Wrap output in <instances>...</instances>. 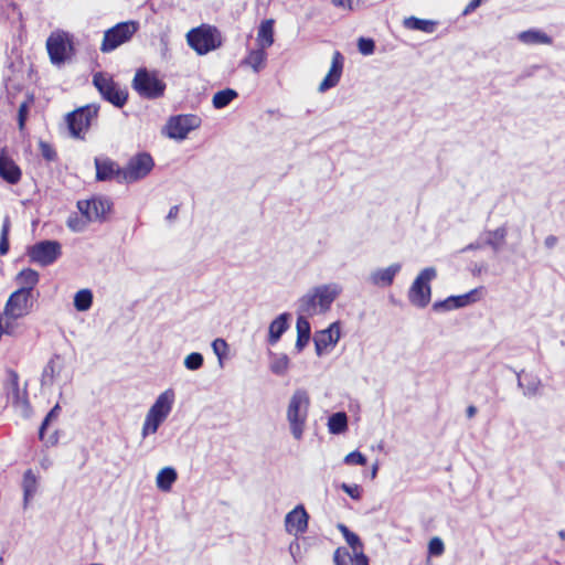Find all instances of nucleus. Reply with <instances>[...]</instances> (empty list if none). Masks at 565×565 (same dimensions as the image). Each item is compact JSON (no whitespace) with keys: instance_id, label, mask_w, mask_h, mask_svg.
Instances as JSON below:
<instances>
[{"instance_id":"nucleus-1","label":"nucleus","mask_w":565,"mask_h":565,"mask_svg":"<svg viewBox=\"0 0 565 565\" xmlns=\"http://www.w3.org/2000/svg\"><path fill=\"white\" fill-rule=\"evenodd\" d=\"M341 292L342 287L337 282L316 286L298 299L297 312L309 317L323 315L331 309Z\"/></svg>"},{"instance_id":"nucleus-2","label":"nucleus","mask_w":565,"mask_h":565,"mask_svg":"<svg viewBox=\"0 0 565 565\" xmlns=\"http://www.w3.org/2000/svg\"><path fill=\"white\" fill-rule=\"evenodd\" d=\"M309 407L310 397L308 392L303 388L296 390L290 396L286 412L290 433L296 440H301L303 437Z\"/></svg>"},{"instance_id":"nucleus-3","label":"nucleus","mask_w":565,"mask_h":565,"mask_svg":"<svg viewBox=\"0 0 565 565\" xmlns=\"http://www.w3.org/2000/svg\"><path fill=\"white\" fill-rule=\"evenodd\" d=\"M189 46L199 55H205L222 45L220 31L212 25L202 24L190 30L186 34Z\"/></svg>"},{"instance_id":"nucleus-4","label":"nucleus","mask_w":565,"mask_h":565,"mask_svg":"<svg viewBox=\"0 0 565 565\" xmlns=\"http://www.w3.org/2000/svg\"><path fill=\"white\" fill-rule=\"evenodd\" d=\"M93 85L96 87L104 100L117 108H121L128 99V92L121 88L114 81L113 76L105 72H97L93 75Z\"/></svg>"},{"instance_id":"nucleus-5","label":"nucleus","mask_w":565,"mask_h":565,"mask_svg":"<svg viewBox=\"0 0 565 565\" xmlns=\"http://www.w3.org/2000/svg\"><path fill=\"white\" fill-rule=\"evenodd\" d=\"M131 86L140 97L146 99L162 97L166 90V83L147 68L136 71Z\"/></svg>"},{"instance_id":"nucleus-6","label":"nucleus","mask_w":565,"mask_h":565,"mask_svg":"<svg viewBox=\"0 0 565 565\" xmlns=\"http://www.w3.org/2000/svg\"><path fill=\"white\" fill-rule=\"evenodd\" d=\"M436 276L437 271L434 267H426L417 275L408 291V299L414 306L425 308L429 303L431 297L429 282Z\"/></svg>"},{"instance_id":"nucleus-7","label":"nucleus","mask_w":565,"mask_h":565,"mask_svg":"<svg viewBox=\"0 0 565 565\" xmlns=\"http://www.w3.org/2000/svg\"><path fill=\"white\" fill-rule=\"evenodd\" d=\"M138 23L135 21L119 22L104 33V39L100 45L103 53H109L116 50L121 44L128 42L131 36L137 32Z\"/></svg>"},{"instance_id":"nucleus-8","label":"nucleus","mask_w":565,"mask_h":565,"mask_svg":"<svg viewBox=\"0 0 565 565\" xmlns=\"http://www.w3.org/2000/svg\"><path fill=\"white\" fill-rule=\"evenodd\" d=\"M154 167L152 157L148 152H139L132 156L127 166L122 168L121 180L124 183H132L146 178Z\"/></svg>"},{"instance_id":"nucleus-9","label":"nucleus","mask_w":565,"mask_h":565,"mask_svg":"<svg viewBox=\"0 0 565 565\" xmlns=\"http://www.w3.org/2000/svg\"><path fill=\"white\" fill-rule=\"evenodd\" d=\"M99 105L88 104L79 107L66 116V122L70 132L75 138H81L82 132L86 131L93 119L97 117Z\"/></svg>"},{"instance_id":"nucleus-10","label":"nucleus","mask_w":565,"mask_h":565,"mask_svg":"<svg viewBox=\"0 0 565 565\" xmlns=\"http://www.w3.org/2000/svg\"><path fill=\"white\" fill-rule=\"evenodd\" d=\"M7 375L8 377L3 384V390L8 402L23 416H29L31 406L28 399V392L26 390L20 391L19 374L14 370H8Z\"/></svg>"},{"instance_id":"nucleus-11","label":"nucleus","mask_w":565,"mask_h":565,"mask_svg":"<svg viewBox=\"0 0 565 565\" xmlns=\"http://www.w3.org/2000/svg\"><path fill=\"white\" fill-rule=\"evenodd\" d=\"M30 298L31 294L24 289L13 291L6 302L3 312L0 313L3 316V323L8 321L11 328L12 321L26 316L30 311Z\"/></svg>"},{"instance_id":"nucleus-12","label":"nucleus","mask_w":565,"mask_h":565,"mask_svg":"<svg viewBox=\"0 0 565 565\" xmlns=\"http://www.w3.org/2000/svg\"><path fill=\"white\" fill-rule=\"evenodd\" d=\"M62 255V246L57 241H41L32 245L28 250L30 260L43 267L55 263Z\"/></svg>"},{"instance_id":"nucleus-13","label":"nucleus","mask_w":565,"mask_h":565,"mask_svg":"<svg viewBox=\"0 0 565 565\" xmlns=\"http://www.w3.org/2000/svg\"><path fill=\"white\" fill-rule=\"evenodd\" d=\"M200 125L201 118L196 115H177L170 117L167 125L164 126V130L169 138L183 140L192 130L199 128Z\"/></svg>"},{"instance_id":"nucleus-14","label":"nucleus","mask_w":565,"mask_h":565,"mask_svg":"<svg viewBox=\"0 0 565 565\" xmlns=\"http://www.w3.org/2000/svg\"><path fill=\"white\" fill-rule=\"evenodd\" d=\"M113 202L108 198L93 196L77 202V207L87 222H103L110 212Z\"/></svg>"},{"instance_id":"nucleus-15","label":"nucleus","mask_w":565,"mask_h":565,"mask_svg":"<svg viewBox=\"0 0 565 565\" xmlns=\"http://www.w3.org/2000/svg\"><path fill=\"white\" fill-rule=\"evenodd\" d=\"M483 287L475 288L463 295L458 296H449L444 300L436 301L433 305V310L435 311H450L459 308L467 307L471 303H475L479 300V294Z\"/></svg>"},{"instance_id":"nucleus-16","label":"nucleus","mask_w":565,"mask_h":565,"mask_svg":"<svg viewBox=\"0 0 565 565\" xmlns=\"http://www.w3.org/2000/svg\"><path fill=\"white\" fill-rule=\"evenodd\" d=\"M309 514L302 504L296 505L285 516V530L288 534L298 537L308 529Z\"/></svg>"},{"instance_id":"nucleus-17","label":"nucleus","mask_w":565,"mask_h":565,"mask_svg":"<svg viewBox=\"0 0 565 565\" xmlns=\"http://www.w3.org/2000/svg\"><path fill=\"white\" fill-rule=\"evenodd\" d=\"M341 337L340 322H332L327 329L316 332L313 342L316 354L321 356L328 347H334Z\"/></svg>"},{"instance_id":"nucleus-18","label":"nucleus","mask_w":565,"mask_h":565,"mask_svg":"<svg viewBox=\"0 0 565 565\" xmlns=\"http://www.w3.org/2000/svg\"><path fill=\"white\" fill-rule=\"evenodd\" d=\"M401 269L402 264L399 263H393L385 268H376L370 273L367 281L375 287H390L394 282V278Z\"/></svg>"},{"instance_id":"nucleus-19","label":"nucleus","mask_w":565,"mask_h":565,"mask_svg":"<svg viewBox=\"0 0 565 565\" xmlns=\"http://www.w3.org/2000/svg\"><path fill=\"white\" fill-rule=\"evenodd\" d=\"M343 63V55L339 51H334L332 55L330 70L318 87V90L320 93H324L330 88L337 86L342 75Z\"/></svg>"},{"instance_id":"nucleus-20","label":"nucleus","mask_w":565,"mask_h":565,"mask_svg":"<svg viewBox=\"0 0 565 565\" xmlns=\"http://www.w3.org/2000/svg\"><path fill=\"white\" fill-rule=\"evenodd\" d=\"M94 163L97 181H108L116 178L119 183H124L121 180L122 168H120L114 160L109 158H95Z\"/></svg>"},{"instance_id":"nucleus-21","label":"nucleus","mask_w":565,"mask_h":565,"mask_svg":"<svg viewBox=\"0 0 565 565\" xmlns=\"http://www.w3.org/2000/svg\"><path fill=\"white\" fill-rule=\"evenodd\" d=\"M173 402L174 392L171 388H168L157 397L148 412L151 413L152 416L158 415L166 419L172 409Z\"/></svg>"},{"instance_id":"nucleus-22","label":"nucleus","mask_w":565,"mask_h":565,"mask_svg":"<svg viewBox=\"0 0 565 565\" xmlns=\"http://www.w3.org/2000/svg\"><path fill=\"white\" fill-rule=\"evenodd\" d=\"M0 177L10 184H15L21 179L20 168L6 154L4 150L0 151Z\"/></svg>"},{"instance_id":"nucleus-23","label":"nucleus","mask_w":565,"mask_h":565,"mask_svg":"<svg viewBox=\"0 0 565 565\" xmlns=\"http://www.w3.org/2000/svg\"><path fill=\"white\" fill-rule=\"evenodd\" d=\"M290 318L291 315L289 312H282L270 322L267 338V342L270 345H275L288 330Z\"/></svg>"},{"instance_id":"nucleus-24","label":"nucleus","mask_w":565,"mask_h":565,"mask_svg":"<svg viewBox=\"0 0 565 565\" xmlns=\"http://www.w3.org/2000/svg\"><path fill=\"white\" fill-rule=\"evenodd\" d=\"M516 39L525 45H551L552 36L539 29H529L520 32Z\"/></svg>"},{"instance_id":"nucleus-25","label":"nucleus","mask_w":565,"mask_h":565,"mask_svg":"<svg viewBox=\"0 0 565 565\" xmlns=\"http://www.w3.org/2000/svg\"><path fill=\"white\" fill-rule=\"evenodd\" d=\"M308 316L298 313L296 330H297V340L295 348L298 352H301L303 348L308 344L311 334V327L307 319Z\"/></svg>"},{"instance_id":"nucleus-26","label":"nucleus","mask_w":565,"mask_h":565,"mask_svg":"<svg viewBox=\"0 0 565 565\" xmlns=\"http://www.w3.org/2000/svg\"><path fill=\"white\" fill-rule=\"evenodd\" d=\"M46 49L53 64H61L65 61L66 44L61 36L51 35L46 41Z\"/></svg>"},{"instance_id":"nucleus-27","label":"nucleus","mask_w":565,"mask_h":565,"mask_svg":"<svg viewBox=\"0 0 565 565\" xmlns=\"http://www.w3.org/2000/svg\"><path fill=\"white\" fill-rule=\"evenodd\" d=\"M523 373H524L523 370L521 372H515L516 377H518V386L523 390V395L525 397L536 396L540 393V388L542 386L541 380L537 376L525 374L524 375L525 383H523V379H522Z\"/></svg>"},{"instance_id":"nucleus-28","label":"nucleus","mask_w":565,"mask_h":565,"mask_svg":"<svg viewBox=\"0 0 565 565\" xmlns=\"http://www.w3.org/2000/svg\"><path fill=\"white\" fill-rule=\"evenodd\" d=\"M508 231L505 226H500L494 231L484 232L480 238L484 237L483 244L490 246L494 253L501 249V246L505 242Z\"/></svg>"},{"instance_id":"nucleus-29","label":"nucleus","mask_w":565,"mask_h":565,"mask_svg":"<svg viewBox=\"0 0 565 565\" xmlns=\"http://www.w3.org/2000/svg\"><path fill=\"white\" fill-rule=\"evenodd\" d=\"M178 479L177 470L173 467L162 468L156 477V486L162 492H169Z\"/></svg>"},{"instance_id":"nucleus-30","label":"nucleus","mask_w":565,"mask_h":565,"mask_svg":"<svg viewBox=\"0 0 565 565\" xmlns=\"http://www.w3.org/2000/svg\"><path fill=\"white\" fill-rule=\"evenodd\" d=\"M22 489L23 507L24 509H26L30 501L38 491V478L31 469L26 470L23 475Z\"/></svg>"},{"instance_id":"nucleus-31","label":"nucleus","mask_w":565,"mask_h":565,"mask_svg":"<svg viewBox=\"0 0 565 565\" xmlns=\"http://www.w3.org/2000/svg\"><path fill=\"white\" fill-rule=\"evenodd\" d=\"M436 22L433 20L419 19L417 17H408L403 21V25L408 30L433 33L436 30Z\"/></svg>"},{"instance_id":"nucleus-32","label":"nucleus","mask_w":565,"mask_h":565,"mask_svg":"<svg viewBox=\"0 0 565 565\" xmlns=\"http://www.w3.org/2000/svg\"><path fill=\"white\" fill-rule=\"evenodd\" d=\"M39 273L32 268H24L17 275V281L21 285L20 289H24L30 294L39 282Z\"/></svg>"},{"instance_id":"nucleus-33","label":"nucleus","mask_w":565,"mask_h":565,"mask_svg":"<svg viewBox=\"0 0 565 565\" xmlns=\"http://www.w3.org/2000/svg\"><path fill=\"white\" fill-rule=\"evenodd\" d=\"M266 60L267 53L265 52V49L259 47L252 50L243 60L242 64L248 65L255 73H259V71L264 67Z\"/></svg>"},{"instance_id":"nucleus-34","label":"nucleus","mask_w":565,"mask_h":565,"mask_svg":"<svg viewBox=\"0 0 565 565\" xmlns=\"http://www.w3.org/2000/svg\"><path fill=\"white\" fill-rule=\"evenodd\" d=\"M274 21L266 20L262 22L257 33V42L259 47L267 49L274 43Z\"/></svg>"},{"instance_id":"nucleus-35","label":"nucleus","mask_w":565,"mask_h":565,"mask_svg":"<svg viewBox=\"0 0 565 565\" xmlns=\"http://www.w3.org/2000/svg\"><path fill=\"white\" fill-rule=\"evenodd\" d=\"M288 369H289V358L287 354L270 353L269 370L274 374H276L278 376H282L287 373Z\"/></svg>"},{"instance_id":"nucleus-36","label":"nucleus","mask_w":565,"mask_h":565,"mask_svg":"<svg viewBox=\"0 0 565 565\" xmlns=\"http://www.w3.org/2000/svg\"><path fill=\"white\" fill-rule=\"evenodd\" d=\"M58 359H60L58 355H54L46 363V365L42 372V376H41L42 385H52L55 376L60 374L62 366L56 363V360H58Z\"/></svg>"},{"instance_id":"nucleus-37","label":"nucleus","mask_w":565,"mask_h":565,"mask_svg":"<svg viewBox=\"0 0 565 565\" xmlns=\"http://www.w3.org/2000/svg\"><path fill=\"white\" fill-rule=\"evenodd\" d=\"M348 428V417L343 412L332 414L328 419V429L331 434H342Z\"/></svg>"},{"instance_id":"nucleus-38","label":"nucleus","mask_w":565,"mask_h":565,"mask_svg":"<svg viewBox=\"0 0 565 565\" xmlns=\"http://www.w3.org/2000/svg\"><path fill=\"white\" fill-rule=\"evenodd\" d=\"M237 92L232 88L218 90L213 96V106L216 109L225 108L227 105H230L231 102H233L237 97Z\"/></svg>"},{"instance_id":"nucleus-39","label":"nucleus","mask_w":565,"mask_h":565,"mask_svg":"<svg viewBox=\"0 0 565 565\" xmlns=\"http://www.w3.org/2000/svg\"><path fill=\"white\" fill-rule=\"evenodd\" d=\"M93 305L90 289H81L74 296V307L77 311H87Z\"/></svg>"},{"instance_id":"nucleus-40","label":"nucleus","mask_w":565,"mask_h":565,"mask_svg":"<svg viewBox=\"0 0 565 565\" xmlns=\"http://www.w3.org/2000/svg\"><path fill=\"white\" fill-rule=\"evenodd\" d=\"M337 529L342 533L345 542L353 550V553L363 550V544L360 537L354 532L350 531L347 525L339 523Z\"/></svg>"},{"instance_id":"nucleus-41","label":"nucleus","mask_w":565,"mask_h":565,"mask_svg":"<svg viewBox=\"0 0 565 565\" xmlns=\"http://www.w3.org/2000/svg\"><path fill=\"white\" fill-rule=\"evenodd\" d=\"M163 422V418L159 417L158 415L152 416L151 413L148 412L141 429L142 438H146L150 434L157 433L158 428Z\"/></svg>"},{"instance_id":"nucleus-42","label":"nucleus","mask_w":565,"mask_h":565,"mask_svg":"<svg viewBox=\"0 0 565 565\" xmlns=\"http://www.w3.org/2000/svg\"><path fill=\"white\" fill-rule=\"evenodd\" d=\"M9 232H10V218L6 216L0 232V255H6L9 252Z\"/></svg>"},{"instance_id":"nucleus-43","label":"nucleus","mask_w":565,"mask_h":565,"mask_svg":"<svg viewBox=\"0 0 565 565\" xmlns=\"http://www.w3.org/2000/svg\"><path fill=\"white\" fill-rule=\"evenodd\" d=\"M204 358L200 352L188 354L183 361L185 369L189 371H198L203 366Z\"/></svg>"},{"instance_id":"nucleus-44","label":"nucleus","mask_w":565,"mask_h":565,"mask_svg":"<svg viewBox=\"0 0 565 565\" xmlns=\"http://www.w3.org/2000/svg\"><path fill=\"white\" fill-rule=\"evenodd\" d=\"M211 347L214 354L217 356L220 365H223V360L227 356L228 353L227 342L222 338H217L212 342Z\"/></svg>"},{"instance_id":"nucleus-45","label":"nucleus","mask_w":565,"mask_h":565,"mask_svg":"<svg viewBox=\"0 0 565 565\" xmlns=\"http://www.w3.org/2000/svg\"><path fill=\"white\" fill-rule=\"evenodd\" d=\"M60 413H61V406H60V404H55L53 406V408L46 414V416L44 417V419L40 426V429H39V438L41 440H44L45 429L51 424V422L55 420L60 416Z\"/></svg>"},{"instance_id":"nucleus-46","label":"nucleus","mask_w":565,"mask_h":565,"mask_svg":"<svg viewBox=\"0 0 565 565\" xmlns=\"http://www.w3.org/2000/svg\"><path fill=\"white\" fill-rule=\"evenodd\" d=\"M334 565H353V557L344 547H338L333 553Z\"/></svg>"},{"instance_id":"nucleus-47","label":"nucleus","mask_w":565,"mask_h":565,"mask_svg":"<svg viewBox=\"0 0 565 565\" xmlns=\"http://www.w3.org/2000/svg\"><path fill=\"white\" fill-rule=\"evenodd\" d=\"M358 49H359V52L362 55H366V56L371 55L375 51V42L371 38H363V36H361L358 40Z\"/></svg>"},{"instance_id":"nucleus-48","label":"nucleus","mask_w":565,"mask_h":565,"mask_svg":"<svg viewBox=\"0 0 565 565\" xmlns=\"http://www.w3.org/2000/svg\"><path fill=\"white\" fill-rule=\"evenodd\" d=\"M343 461L345 465L365 466L367 462V459L362 452L354 450V451H351L350 454H348L344 457Z\"/></svg>"},{"instance_id":"nucleus-49","label":"nucleus","mask_w":565,"mask_h":565,"mask_svg":"<svg viewBox=\"0 0 565 565\" xmlns=\"http://www.w3.org/2000/svg\"><path fill=\"white\" fill-rule=\"evenodd\" d=\"M41 156L49 162L55 161L57 158L55 149L45 141L39 142Z\"/></svg>"},{"instance_id":"nucleus-50","label":"nucleus","mask_w":565,"mask_h":565,"mask_svg":"<svg viewBox=\"0 0 565 565\" xmlns=\"http://www.w3.org/2000/svg\"><path fill=\"white\" fill-rule=\"evenodd\" d=\"M87 220L84 221L82 220L81 217H78L77 215H71L68 218H67V226L71 231L73 232H82L85 230L86 225H87Z\"/></svg>"},{"instance_id":"nucleus-51","label":"nucleus","mask_w":565,"mask_h":565,"mask_svg":"<svg viewBox=\"0 0 565 565\" xmlns=\"http://www.w3.org/2000/svg\"><path fill=\"white\" fill-rule=\"evenodd\" d=\"M445 545L441 539L433 537L428 543V552L431 555L438 556L444 553Z\"/></svg>"},{"instance_id":"nucleus-52","label":"nucleus","mask_w":565,"mask_h":565,"mask_svg":"<svg viewBox=\"0 0 565 565\" xmlns=\"http://www.w3.org/2000/svg\"><path fill=\"white\" fill-rule=\"evenodd\" d=\"M289 553L295 563H299L302 559V551L298 537L289 544Z\"/></svg>"},{"instance_id":"nucleus-53","label":"nucleus","mask_w":565,"mask_h":565,"mask_svg":"<svg viewBox=\"0 0 565 565\" xmlns=\"http://www.w3.org/2000/svg\"><path fill=\"white\" fill-rule=\"evenodd\" d=\"M341 490L350 495L353 500H359L361 498V489L358 484H348L342 483L340 486Z\"/></svg>"},{"instance_id":"nucleus-54","label":"nucleus","mask_w":565,"mask_h":565,"mask_svg":"<svg viewBox=\"0 0 565 565\" xmlns=\"http://www.w3.org/2000/svg\"><path fill=\"white\" fill-rule=\"evenodd\" d=\"M28 113H29V104H28V102H24L19 106V110H18V126H19L20 130L24 129L25 121L28 118Z\"/></svg>"},{"instance_id":"nucleus-55","label":"nucleus","mask_w":565,"mask_h":565,"mask_svg":"<svg viewBox=\"0 0 565 565\" xmlns=\"http://www.w3.org/2000/svg\"><path fill=\"white\" fill-rule=\"evenodd\" d=\"M355 565H369V557L363 553V550L354 552Z\"/></svg>"},{"instance_id":"nucleus-56","label":"nucleus","mask_w":565,"mask_h":565,"mask_svg":"<svg viewBox=\"0 0 565 565\" xmlns=\"http://www.w3.org/2000/svg\"><path fill=\"white\" fill-rule=\"evenodd\" d=\"M480 4H481V3H480L478 0H471V1L466 6V8L463 9L462 14H463V15H467V14H469V13L473 12L477 8H479V7H480Z\"/></svg>"},{"instance_id":"nucleus-57","label":"nucleus","mask_w":565,"mask_h":565,"mask_svg":"<svg viewBox=\"0 0 565 565\" xmlns=\"http://www.w3.org/2000/svg\"><path fill=\"white\" fill-rule=\"evenodd\" d=\"M558 243V238L555 235H548L544 239V245L546 248L552 249Z\"/></svg>"},{"instance_id":"nucleus-58","label":"nucleus","mask_w":565,"mask_h":565,"mask_svg":"<svg viewBox=\"0 0 565 565\" xmlns=\"http://www.w3.org/2000/svg\"><path fill=\"white\" fill-rule=\"evenodd\" d=\"M332 3L335 7H339L342 9H351L352 8V0H332Z\"/></svg>"},{"instance_id":"nucleus-59","label":"nucleus","mask_w":565,"mask_h":565,"mask_svg":"<svg viewBox=\"0 0 565 565\" xmlns=\"http://www.w3.org/2000/svg\"><path fill=\"white\" fill-rule=\"evenodd\" d=\"M483 245H484V244H483V243H481V242L478 239V241H476V242H473V243L468 244L466 247H463V248L461 249V252H462V253H465V252H468V250L479 249V248H481Z\"/></svg>"},{"instance_id":"nucleus-60","label":"nucleus","mask_w":565,"mask_h":565,"mask_svg":"<svg viewBox=\"0 0 565 565\" xmlns=\"http://www.w3.org/2000/svg\"><path fill=\"white\" fill-rule=\"evenodd\" d=\"M178 214H179V205H173L170 207V210L168 212L167 220L170 222L174 221L178 217Z\"/></svg>"},{"instance_id":"nucleus-61","label":"nucleus","mask_w":565,"mask_h":565,"mask_svg":"<svg viewBox=\"0 0 565 565\" xmlns=\"http://www.w3.org/2000/svg\"><path fill=\"white\" fill-rule=\"evenodd\" d=\"M477 414V407L473 405H469L466 409V415L468 418H472Z\"/></svg>"},{"instance_id":"nucleus-62","label":"nucleus","mask_w":565,"mask_h":565,"mask_svg":"<svg viewBox=\"0 0 565 565\" xmlns=\"http://www.w3.org/2000/svg\"><path fill=\"white\" fill-rule=\"evenodd\" d=\"M58 438L56 436V433H54L53 435H51L46 440V445L47 446H54L56 443H57Z\"/></svg>"},{"instance_id":"nucleus-63","label":"nucleus","mask_w":565,"mask_h":565,"mask_svg":"<svg viewBox=\"0 0 565 565\" xmlns=\"http://www.w3.org/2000/svg\"><path fill=\"white\" fill-rule=\"evenodd\" d=\"M558 535H559V537H561L562 540H565V531H564V530H561V531L558 532Z\"/></svg>"},{"instance_id":"nucleus-64","label":"nucleus","mask_w":565,"mask_h":565,"mask_svg":"<svg viewBox=\"0 0 565 565\" xmlns=\"http://www.w3.org/2000/svg\"><path fill=\"white\" fill-rule=\"evenodd\" d=\"M377 467L375 466L372 470V476L374 477L376 475Z\"/></svg>"}]
</instances>
